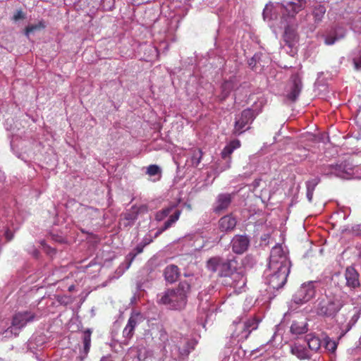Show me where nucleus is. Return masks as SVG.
Segmentation results:
<instances>
[{
	"mask_svg": "<svg viewBox=\"0 0 361 361\" xmlns=\"http://www.w3.org/2000/svg\"><path fill=\"white\" fill-rule=\"evenodd\" d=\"M147 211V205L133 206L129 212L124 214V219L130 221H134L137 219L138 214L145 213Z\"/></svg>",
	"mask_w": 361,
	"mask_h": 361,
	"instance_id": "18",
	"label": "nucleus"
},
{
	"mask_svg": "<svg viewBox=\"0 0 361 361\" xmlns=\"http://www.w3.org/2000/svg\"><path fill=\"white\" fill-rule=\"evenodd\" d=\"M290 331L296 335L305 334L307 331V325L304 322H293L290 326Z\"/></svg>",
	"mask_w": 361,
	"mask_h": 361,
	"instance_id": "25",
	"label": "nucleus"
},
{
	"mask_svg": "<svg viewBox=\"0 0 361 361\" xmlns=\"http://www.w3.org/2000/svg\"><path fill=\"white\" fill-rule=\"evenodd\" d=\"M306 341L311 350L317 352L321 347V341L317 336L308 334L306 336Z\"/></svg>",
	"mask_w": 361,
	"mask_h": 361,
	"instance_id": "24",
	"label": "nucleus"
},
{
	"mask_svg": "<svg viewBox=\"0 0 361 361\" xmlns=\"http://www.w3.org/2000/svg\"><path fill=\"white\" fill-rule=\"evenodd\" d=\"M232 201V197L231 194L223 193L219 194L217 197L216 205L214 207V212L215 213H221L228 208Z\"/></svg>",
	"mask_w": 361,
	"mask_h": 361,
	"instance_id": "13",
	"label": "nucleus"
},
{
	"mask_svg": "<svg viewBox=\"0 0 361 361\" xmlns=\"http://www.w3.org/2000/svg\"><path fill=\"white\" fill-rule=\"evenodd\" d=\"M291 86L289 92L286 94V98L291 102H295L298 99L302 88V83L298 74H294L290 78Z\"/></svg>",
	"mask_w": 361,
	"mask_h": 361,
	"instance_id": "8",
	"label": "nucleus"
},
{
	"mask_svg": "<svg viewBox=\"0 0 361 361\" xmlns=\"http://www.w3.org/2000/svg\"><path fill=\"white\" fill-rule=\"evenodd\" d=\"M250 240L246 235H235L231 240L232 250L236 254H242L247 250Z\"/></svg>",
	"mask_w": 361,
	"mask_h": 361,
	"instance_id": "9",
	"label": "nucleus"
},
{
	"mask_svg": "<svg viewBox=\"0 0 361 361\" xmlns=\"http://www.w3.org/2000/svg\"><path fill=\"white\" fill-rule=\"evenodd\" d=\"M91 334L92 331L90 329H87L83 334L84 352L86 354L88 353L90 348Z\"/></svg>",
	"mask_w": 361,
	"mask_h": 361,
	"instance_id": "29",
	"label": "nucleus"
},
{
	"mask_svg": "<svg viewBox=\"0 0 361 361\" xmlns=\"http://www.w3.org/2000/svg\"><path fill=\"white\" fill-rule=\"evenodd\" d=\"M236 224L237 219L232 214L225 215L219 220V228L221 232L233 231Z\"/></svg>",
	"mask_w": 361,
	"mask_h": 361,
	"instance_id": "11",
	"label": "nucleus"
},
{
	"mask_svg": "<svg viewBox=\"0 0 361 361\" xmlns=\"http://www.w3.org/2000/svg\"><path fill=\"white\" fill-rule=\"evenodd\" d=\"M353 62L354 65V68L356 71H359L361 69V55L357 59H353Z\"/></svg>",
	"mask_w": 361,
	"mask_h": 361,
	"instance_id": "39",
	"label": "nucleus"
},
{
	"mask_svg": "<svg viewBox=\"0 0 361 361\" xmlns=\"http://www.w3.org/2000/svg\"><path fill=\"white\" fill-rule=\"evenodd\" d=\"M181 211L176 209L174 213L169 216V219L164 223V226L158 229L155 233L154 238H157L161 233L171 227V226L178 220Z\"/></svg>",
	"mask_w": 361,
	"mask_h": 361,
	"instance_id": "17",
	"label": "nucleus"
},
{
	"mask_svg": "<svg viewBox=\"0 0 361 361\" xmlns=\"http://www.w3.org/2000/svg\"><path fill=\"white\" fill-rule=\"evenodd\" d=\"M81 206L82 207L83 209L85 210V212H89L90 211H92V212H98V209H96V208H94L92 207H90V206H85V205H83V204H81Z\"/></svg>",
	"mask_w": 361,
	"mask_h": 361,
	"instance_id": "41",
	"label": "nucleus"
},
{
	"mask_svg": "<svg viewBox=\"0 0 361 361\" xmlns=\"http://www.w3.org/2000/svg\"><path fill=\"white\" fill-rule=\"evenodd\" d=\"M261 112L262 108H247L243 110L240 114L235 116L233 134L240 135L250 130L251 123Z\"/></svg>",
	"mask_w": 361,
	"mask_h": 361,
	"instance_id": "5",
	"label": "nucleus"
},
{
	"mask_svg": "<svg viewBox=\"0 0 361 361\" xmlns=\"http://www.w3.org/2000/svg\"><path fill=\"white\" fill-rule=\"evenodd\" d=\"M258 323L259 321L256 318L247 319L245 322V329L250 333L252 330H255L257 328Z\"/></svg>",
	"mask_w": 361,
	"mask_h": 361,
	"instance_id": "32",
	"label": "nucleus"
},
{
	"mask_svg": "<svg viewBox=\"0 0 361 361\" xmlns=\"http://www.w3.org/2000/svg\"><path fill=\"white\" fill-rule=\"evenodd\" d=\"M283 38L286 44L289 47H292L294 45V42H296L298 39L295 30L290 26H287L285 29Z\"/></svg>",
	"mask_w": 361,
	"mask_h": 361,
	"instance_id": "21",
	"label": "nucleus"
},
{
	"mask_svg": "<svg viewBox=\"0 0 361 361\" xmlns=\"http://www.w3.org/2000/svg\"><path fill=\"white\" fill-rule=\"evenodd\" d=\"M14 334H15V336H18V332H15V333H14Z\"/></svg>",
	"mask_w": 361,
	"mask_h": 361,
	"instance_id": "49",
	"label": "nucleus"
},
{
	"mask_svg": "<svg viewBox=\"0 0 361 361\" xmlns=\"http://www.w3.org/2000/svg\"><path fill=\"white\" fill-rule=\"evenodd\" d=\"M238 262L235 258L224 260L220 257L210 258L207 262V268L212 273L218 272L219 277L227 279L234 271H237Z\"/></svg>",
	"mask_w": 361,
	"mask_h": 361,
	"instance_id": "4",
	"label": "nucleus"
},
{
	"mask_svg": "<svg viewBox=\"0 0 361 361\" xmlns=\"http://www.w3.org/2000/svg\"><path fill=\"white\" fill-rule=\"evenodd\" d=\"M74 289H75V286H74V285H71V286H69V287H68V290H69L70 292L73 291V290H74Z\"/></svg>",
	"mask_w": 361,
	"mask_h": 361,
	"instance_id": "45",
	"label": "nucleus"
},
{
	"mask_svg": "<svg viewBox=\"0 0 361 361\" xmlns=\"http://www.w3.org/2000/svg\"><path fill=\"white\" fill-rule=\"evenodd\" d=\"M144 245L140 243V245H138L135 248V250L133 251V252H130L126 257V259L127 260L129 261L128 262V266L129 267L130 265V264L132 263V262L134 260V259L135 258V257L137 256V255L142 252L143 251V249H144Z\"/></svg>",
	"mask_w": 361,
	"mask_h": 361,
	"instance_id": "30",
	"label": "nucleus"
},
{
	"mask_svg": "<svg viewBox=\"0 0 361 361\" xmlns=\"http://www.w3.org/2000/svg\"><path fill=\"white\" fill-rule=\"evenodd\" d=\"M241 144L240 140H231L225 147L223 149L221 152V157L223 159H226L227 157H230L233 151L240 147Z\"/></svg>",
	"mask_w": 361,
	"mask_h": 361,
	"instance_id": "22",
	"label": "nucleus"
},
{
	"mask_svg": "<svg viewBox=\"0 0 361 361\" xmlns=\"http://www.w3.org/2000/svg\"><path fill=\"white\" fill-rule=\"evenodd\" d=\"M142 316L140 313H134L130 315L128 323L123 331V336L126 339H130L134 335V331L137 324L141 321Z\"/></svg>",
	"mask_w": 361,
	"mask_h": 361,
	"instance_id": "10",
	"label": "nucleus"
},
{
	"mask_svg": "<svg viewBox=\"0 0 361 361\" xmlns=\"http://www.w3.org/2000/svg\"><path fill=\"white\" fill-rule=\"evenodd\" d=\"M179 269L174 264L168 265L164 271L165 280L170 283H174L179 276Z\"/></svg>",
	"mask_w": 361,
	"mask_h": 361,
	"instance_id": "15",
	"label": "nucleus"
},
{
	"mask_svg": "<svg viewBox=\"0 0 361 361\" xmlns=\"http://www.w3.org/2000/svg\"><path fill=\"white\" fill-rule=\"evenodd\" d=\"M193 281V276H190L188 279L181 280L176 288H167L157 295V303L168 306L172 310L184 308L191 292Z\"/></svg>",
	"mask_w": 361,
	"mask_h": 361,
	"instance_id": "2",
	"label": "nucleus"
},
{
	"mask_svg": "<svg viewBox=\"0 0 361 361\" xmlns=\"http://www.w3.org/2000/svg\"><path fill=\"white\" fill-rule=\"evenodd\" d=\"M320 181V179L319 178L317 177V178H312L311 180H309L308 181H307L306 183V187H307V190H314L315 189V187L318 185V183H319Z\"/></svg>",
	"mask_w": 361,
	"mask_h": 361,
	"instance_id": "36",
	"label": "nucleus"
},
{
	"mask_svg": "<svg viewBox=\"0 0 361 361\" xmlns=\"http://www.w3.org/2000/svg\"><path fill=\"white\" fill-rule=\"evenodd\" d=\"M360 311L355 314L350 319V322H348V325H347V329H346V331H349L352 326L353 325H355V324L357 322V320L359 319L360 318Z\"/></svg>",
	"mask_w": 361,
	"mask_h": 361,
	"instance_id": "37",
	"label": "nucleus"
},
{
	"mask_svg": "<svg viewBox=\"0 0 361 361\" xmlns=\"http://www.w3.org/2000/svg\"><path fill=\"white\" fill-rule=\"evenodd\" d=\"M316 289L314 282L310 281L303 283L293 296V301L297 305H302L315 296Z\"/></svg>",
	"mask_w": 361,
	"mask_h": 361,
	"instance_id": "6",
	"label": "nucleus"
},
{
	"mask_svg": "<svg viewBox=\"0 0 361 361\" xmlns=\"http://www.w3.org/2000/svg\"><path fill=\"white\" fill-rule=\"evenodd\" d=\"M100 361H112L109 357H103Z\"/></svg>",
	"mask_w": 361,
	"mask_h": 361,
	"instance_id": "46",
	"label": "nucleus"
},
{
	"mask_svg": "<svg viewBox=\"0 0 361 361\" xmlns=\"http://www.w3.org/2000/svg\"><path fill=\"white\" fill-rule=\"evenodd\" d=\"M223 283L225 286L233 287V288H241L243 287L246 283V279L243 274L238 270L234 271L227 279L223 280Z\"/></svg>",
	"mask_w": 361,
	"mask_h": 361,
	"instance_id": "12",
	"label": "nucleus"
},
{
	"mask_svg": "<svg viewBox=\"0 0 361 361\" xmlns=\"http://www.w3.org/2000/svg\"><path fill=\"white\" fill-rule=\"evenodd\" d=\"M159 339L165 348L166 343L169 341V336L167 332L162 327L159 329Z\"/></svg>",
	"mask_w": 361,
	"mask_h": 361,
	"instance_id": "34",
	"label": "nucleus"
},
{
	"mask_svg": "<svg viewBox=\"0 0 361 361\" xmlns=\"http://www.w3.org/2000/svg\"><path fill=\"white\" fill-rule=\"evenodd\" d=\"M44 27H45V24L42 20V21H39L36 25H30L27 26L25 29V33L27 36H28L30 33L33 32L34 31L37 30L44 29Z\"/></svg>",
	"mask_w": 361,
	"mask_h": 361,
	"instance_id": "31",
	"label": "nucleus"
},
{
	"mask_svg": "<svg viewBox=\"0 0 361 361\" xmlns=\"http://www.w3.org/2000/svg\"><path fill=\"white\" fill-rule=\"evenodd\" d=\"M227 85V82H224L223 85H222V88L224 90L226 89V87Z\"/></svg>",
	"mask_w": 361,
	"mask_h": 361,
	"instance_id": "47",
	"label": "nucleus"
},
{
	"mask_svg": "<svg viewBox=\"0 0 361 361\" xmlns=\"http://www.w3.org/2000/svg\"><path fill=\"white\" fill-rule=\"evenodd\" d=\"M306 4V0H294V1L288 3L286 10L290 16H294L300 11L303 10L305 8Z\"/></svg>",
	"mask_w": 361,
	"mask_h": 361,
	"instance_id": "16",
	"label": "nucleus"
},
{
	"mask_svg": "<svg viewBox=\"0 0 361 361\" xmlns=\"http://www.w3.org/2000/svg\"><path fill=\"white\" fill-rule=\"evenodd\" d=\"M325 348L329 352L334 353L337 348V343L329 338L325 339Z\"/></svg>",
	"mask_w": 361,
	"mask_h": 361,
	"instance_id": "33",
	"label": "nucleus"
},
{
	"mask_svg": "<svg viewBox=\"0 0 361 361\" xmlns=\"http://www.w3.org/2000/svg\"><path fill=\"white\" fill-rule=\"evenodd\" d=\"M161 169L157 165L152 164L147 167V173L150 176L161 174Z\"/></svg>",
	"mask_w": 361,
	"mask_h": 361,
	"instance_id": "35",
	"label": "nucleus"
},
{
	"mask_svg": "<svg viewBox=\"0 0 361 361\" xmlns=\"http://www.w3.org/2000/svg\"><path fill=\"white\" fill-rule=\"evenodd\" d=\"M314 191V190H311L310 189L309 190L307 189V197L310 202H311L312 201Z\"/></svg>",
	"mask_w": 361,
	"mask_h": 361,
	"instance_id": "42",
	"label": "nucleus"
},
{
	"mask_svg": "<svg viewBox=\"0 0 361 361\" xmlns=\"http://www.w3.org/2000/svg\"><path fill=\"white\" fill-rule=\"evenodd\" d=\"M176 207L175 204L170 205L166 208L162 209L161 210L157 212L155 214V219L157 221H161L164 219H165Z\"/></svg>",
	"mask_w": 361,
	"mask_h": 361,
	"instance_id": "27",
	"label": "nucleus"
},
{
	"mask_svg": "<svg viewBox=\"0 0 361 361\" xmlns=\"http://www.w3.org/2000/svg\"><path fill=\"white\" fill-rule=\"evenodd\" d=\"M25 18V13L22 11V10H18L13 15L12 19L14 21H18L20 19H24Z\"/></svg>",
	"mask_w": 361,
	"mask_h": 361,
	"instance_id": "38",
	"label": "nucleus"
},
{
	"mask_svg": "<svg viewBox=\"0 0 361 361\" xmlns=\"http://www.w3.org/2000/svg\"><path fill=\"white\" fill-rule=\"evenodd\" d=\"M5 235H6V239H7V240H8V241H10V240H12V238H13V234H12V233H11V231H7L6 232V234H5Z\"/></svg>",
	"mask_w": 361,
	"mask_h": 361,
	"instance_id": "44",
	"label": "nucleus"
},
{
	"mask_svg": "<svg viewBox=\"0 0 361 361\" xmlns=\"http://www.w3.org/2000/svg\"><path fill=\"white\" fill-rule=\"evenodd\" d=\"M291 263L281 246H274L269 257V269L273 271L268 279L269 286L273 289L282 288L287 281Z\"/></svg>",
	"mask_w": 361,
	"mask_h": 361,
	"instance_id": "1",
	"label": "nucleus"
},
{
	"mask_svg": "<svg viewBox=\"0 0 361 361\" xmlns=\"http://www.w3.org/2000/svg\"><path fill=\"white\" fill-rule=\"evenodd\" d=\"M344 305L341 298L336 295H327L316 301L315 311L321 317H334Z\"/></svg>",
	"mask_w": 361,
	"mask_h": 361,
	"instance_id": "3",
	"label": "nucleus"
},
{
	"mask_svg": "<svg viewBox=\"0 0 361 361\" xmlns=\"http://www.w3.org/2000/svg\"><path fill=\"white\" fill-rule=\"evenodd\" d=\"M346 286L350 288H355L360 286L359 274L355 268L347 267L345 271Z\"/></svg>",
	"mask_w": 361,
	"mask_h": 361,
	"instance_id": "14",
	"label": "nucleus"
},
{
	"mask_svg": "<svg viewBox=\"0 0 361 361\" xmlns=\"http://www.w3.org/2000/svg\"><path fill=\"white\" fill-rule=\"evenodd\" d=\"M342 166L339 164L324 165L320 167L319 172L325 176H338L341 171Z\"/></svg>",
	"mask_w": 361,
	"mask_h": 361,
	"instance_id": "20",
	"label": "nucleus"
},
{
	"mask_svg": "<svg viewBox=\"0 0 361 361\" xmlns=\"http://www.w3.org/2000/svg\"><path fill=\"white\" fill-rule=\"evenodd\" d=\"M290 351L293 355H295L300 360H305L310 357L307 350L301 345L295 344L292 345Z\"/></svg>",
	"mask_w": 361,
	"mask_h": 361,
	"instance_id": "23",
	"label": "nucleus"
},
{
	"mask_svg": "<svg viewBox=\"0 0 361 361\" xmlns=\"http://www.w3.org/2000/svg\"><path fill=\"white\" fill-rule=\"evenodd\" d=\"M249 65L252 68L256 65V55L249 61Z\"/></svg>",
	"mask_w": 361,
	"mask_h": 361,
	"instance_id": "43",
	"label": "nucleus"
},
{
	"mask_svg": "<svg viewBox=\"0 0 361 361\" xmlns=\"http://www.w3.org/2000/svg\"><path fill=\"white\" fill-rule=\"evenodd\" d=\"M325 13L326 8L324 5L319 4L314 6L312 11L314 22L317 23L322 22Z\"/></svg>",
	"mask_w": 361,
	"mask_h": 361,
	"instance_id": "26",
	"label": "nucleus"
},
{
	"mask_svg": "<svg viewBox=\"0 0 361 361\" xmlns=\"http://www.w3.org/2000/svg\"><path fill=\"white\" fill-rule=\"evenodd\" d=\"M35 317V313L31 311L16 312L13 316L11 326L8 329L7 331H10L13 334L14 329L20 330L25 327L27 324L33 322Z\"/></svg>",
	"mask_w": 361,
	"mask_h": 361,
	"instance_id": "7",
	"label": "nucleus"
},
{
	"mask_svg": "<svg viewBox=\"0 0 361 361\" xmlns=\"http://www.w3.org/2000/svg\"><path fill=\"white\" fill-rule=\"evenodd\" d=\"M152 241H153V239L151 238L150 235H149V236H145L143 238L142 242L141 243L144 245V247H145L146 245L150 244Z\"/></svg>",
	"mask_w": 361,
	"mask_h": 361,
	"instance_id": "40",
	"label": "nucleus"
},
{
	"mask_svg": "<svg viewBox=\"0 0 361 361\" xmlns=\"http://www.w3.org/2000/svg\"><path fill=\"white\" fill-rule=\"evenodd\" d=\"M203 152L200 149H195L192 150L191 157V164L194 167H197L201 162Z\"/></svg>",
	"mask_w": 361,
	"mask_h": 361,
	"instance_id": "28",
	"label": "nucleus"
},
{
	"mask_svg": "<svg viewBox=\"0 0 361 361\" xmlns=\"http://www.w3.org/2000/svg\"><path fill=\"white\" fill-rule=\"evenodd\" d=\"M228 96V93H226L223 99H224Z\"/></svg>",
	"mask_w": 361,
	"mask_h": 361,
	"instance_id": "48",
	"label": "nucleus"
},
{
	"mask_svg": "<svg viewBox=\"0 0 361 361\" xmlns=\"http://www.w3.org/2000/svg\"><path fill=\"white\" fill-rule=\"evenodd\" d=\"M345 36V30L342 27H338L334 30V33L328 35L324 39L326 45H332L336 42L344 38Z\"/></svg>",
	"mask_w": 361,
	"mask_h": 361,
	"instance_id": "19",
	"label": "nucleus"
}]
</instances>
